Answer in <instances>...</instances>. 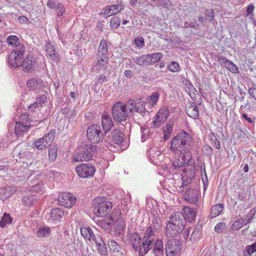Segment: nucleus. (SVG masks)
Returning <instances> with one entry per match:
<instances>
[{"label": "nucleus", "instance_id": "obj_1", "mask_svg": "<svg viewBox=\"0 0 256 256\" xmlns=\"http://www.w3.org/2000/svg\"><path fill=\"white\" fill-rule=\"evenodd\" d=\"M94 212L98 216H105L112 210V204L106 198H96L93 200Z\"/></svg>", "mask_w": 256, "mask_h": 256}, {"label": "nucleus", "instance_id": "obj_2", "mask_svg": "<svg viewBox=\"0 0 256 256\" xmlns=\"http://www.w3.org/2000/svg\"><path fill=\"white\" fill-rule=\"evenodd\" d=\"M190 139L189 134L184 131L180 132L172 139L171 142V150L176 152L187 148L189 146L188 142Z\"/></svg>", "mask_w": 256, "mask_h": 256}, {"label": "nucleus", "instance_id": "obj_3", "mask_svg": "<svg viewBox=\"0 0 256 256\" xmlns=\"http://www.w3.org/2000/svg\"><path fill=\"white\" fill-rule=\"evenodd\" d=\"M96 152V147L91 144H84L78 149L74 154V158L75 161H88L92 160L94 154Z\"/></svg>", "mask_w": 256, "mask_h": 256}, {"label": "nucleus", "instance_id": "obj_4", "mask_svg": "<svg viewBox=\"0 0 256 256\" xmlns=\"http://www.w3.org/2000/svg\"><path fill=\"white\" fill-rule=\"evenodd\" d=\"M25 50L24 46H18L16 48H14L8 56L10 65L16 68L20 66L23 60Z\"/></svg>", "mask_w": 256, "mask_h": 256}, {"label": "nucleus", "instance_id": "obj_5", "mask_svg": "<svg viewBox=\"0 0 256 256\" xmlns=\"http://www.w3.org/2000/svg\"><path fill=\"white\" fill-rule=\"evenodd\" d=\"M86 136L90 141L92 143H98L104 138L103 133L100 126L92 124L88 128Z\"/></svg>", "mask_w": 256, "mask_h": 256}, {"label": "nucleus", "instance_id": "obj_6", "mask_svg": "<svg viewBox=\"0 0 256 256\" xmlns=\"http://www.w3.org/2000/svg\"><path fill=\"white\" fill-rule=\"evenodd\" d=\"M129 242L134 250L138 251L139 256H144L148 252L146 250H142L144 246L143 241L137 232L130 234Z\"/></svg>", "mask_w": 256, "mask_h": 256}, {"label": "nucleus", "instance_id": "obj_7", "mask_svg": "<svg viewBox=\"0 0 256 256\" xmlns=\"http://www.w3.org/2000/svg\"><path fill=\"white\" fill-rule=\"evenodd\" d=\"M112 116L114 120L118 122L124 121L128 116L126 106L120 102H116L112 108Z\"/></svg>", "mask_w": 256, "mask_h": 256}, {"label": "nucleus", "instance_id": "obj_8", "mask_svg": "<svg viewBox=\"0 0 256 256\" xmlns=\"http://www.w3.org/2000/svg\"><path fill=\"white\" fill-rule=\"evenodd\" d=\"M165 251L166 256H176L182 250L180 242L176 239H170L166 244Z\"/></svg>", "mask_w": 256, "mask_h": 256}, {"label": "nucleus", "instance_id": "obj_9", "mask_svg": "<svg viewBox=\"0 0 256 256\" xmlns=\"http://www.w3.org/2000/svg\"><path fill=\"white\" fill-rule=\"evenodd\" d=\"M76 170L79 176L88 178L94 176L96 168L90 164H80L76 167Z\"/></svg>", "mask_w": 256, "mask_h": 256}, {"label": "nucleus", "instance_id": "obj_10", "mask_svg": "<svg viewBox=\"0 0 256 256\" xmlns=\"http://www.w3.org/2000/svg\"><path fill=\"white\" fill-rule=\"evenodd\" d=\"M154 232L152 226H150L146 230L144 236L143 238L144 250H146L148 252L154 246Z\"/></svg>", "mask_w": 256, "mask_h": 256}, {"label": "nucleus", "instance_id": "obj_11", "mask_svg": "<svg viewBox=\"0 0 256 256\" xmlns=\"http://www.w3.org/2000/svg\"><path fill=\"white\" fill-rule=\"evenodd\" d=\"M59 204L66 208H71L74 206L76 198L72 194L62 192L60 194L58 198Z\"/></svg>", "mask_w": 256, "mask_h": 256}, {"label": "nucleus", "instance_id": "obj_12", "mask_svg": "<svg viewBox=\"0 0 256 256\" xmlns=\"http://www.w3.org/2000/svg\"><path fill=\"white\" fill-rule=\"evenodd\" d=\"M255 212V210L252 209L248 214L244 216L242 218H238L237 220L235 221L232 226V229L238 230L242 228L250 221Z\"/></svg>", "mask_w": 256, "mask_h": 256}, {"label": "nucleus", "instance_id": "obj_13", "mask_svg": "<svg viewBox=\"0 0 256 256\" xmlns=\"http://www.w3.org/2000/svg\"><path fill=\"white\" fill-rule=\"evenodd\" d=\"M36 64L35 59L32 55H28L24 60L22 62V68L24 71L28 72H32Z\"/></svg>", "mask_w": 256, "mask_h": 256}, {"label": "nucleus", "instance_id": "obj_14", "mask_svg": "<svg viewBox=\"0 0 256 256\" xmlns=\"http://www.w3.org/2000/svg\"><path fill=\"white\" fill-rule=\"evenodd\" d=\"M168 222L174 226H180L184 228L186 221L184 219L183 213L181 212L178 211L174 213L170 216V221Z\"/></svg>", "mask_w": 256, "mask_h": 256}, {"label": "nucleus", "instance_id": "obj_15", "mask_svg": "<svg viewBox=\"0 0 256 256\" xmlns=\"http://www.w3.org/2000/svg\"><path fill=\"white\" fill-rule=\"evenodd\" d=\"M184 230L180 226H174V224L167 222L165 230V234L168 237L173 238L176 236Z\"/></svg>", "mask_w": 256, "mask_h": 256}, {"label": "nucleus", "instance_id": "obj_16", "mask_svg": "<svg viewBox=\"0 0 256 256\" xmlns=\"http://www.w3.org/2000/svg\"><path fill=\"white\" fill-rule=\"evenodd\" d=\"M108 64V57H100L97 56V62L94 64L92 70L96 73L101 70H106Z\"/></svg>", "mask_w": 256, "mask_h": 256}, {"label": "nucleus", "instance_id": "obj_17", "mask_svg": "<svg viewBox=\"0 0 256 256\" xmlns=\"http://www.w3.org/2000/svg\"><path fill=\"white\" fill-rule=\"evenodd\" d=\"M124 133L120 129H116L111 132V142L120 146L124 140Z\"/></svg>", "mask_w": 256, "mask_h": 256}, {"label": "nucleus", "instance_id": "obj_18", "mask_svg": "<svg viewBox=\"0 0 256 256\" xmlns=\"http://www.w3.org/2000/svg\"><path fill=\"white\" fill-rule=\"evenodd\" d=\"M102 124L104 130L106 133L113 126V122L111 118L106 114H103L102 116Z\"/></svg>", "mask_w": 256, "mask_h": 256}, {"label": "nucleus", "instance_id": "obj_19", "mask_svg": "<svg viewBox=\"0 0 256 256\" xmlns=\"http://www.w3.org/2000/svg\"><path fill=\"white\" fill-rule=\"evenodd\" d=\"M47 102L46 95H40L36 98V102L32 104L28 108L29 112H34L36 108L42 106L43 104Z\"/></svg>", "mask_w": 256, "mask_h": 256}, {"label": "nucleus", "instance_id": "obj_20", "mask_svg": "<svg viewBox=\"0 0 256 256\" xmlns=\"http://www.w3.org/2000/svg\"><path fill=\"white\" fill-rule=\"evenodd\" d=\"M108 46L106 40L103 39L100 42L97 56H100V57H108Z\"/></svg>", "mask_w": 256, "mask_h": 256}, {"label": "nucleus", "instance_id": "obj_21", "mask_svg": "<svg viewBox=\"0 0 256 256\" xmlns=\"http://www.w3.org/2000/svg\"><path fill=\"white\" fill-rule=\"evenodd\" d=\"M154 248L152 250L154 255L156 256H164V250L163 247V242L162 240H156L153 246Z\"/></svg>", "mask_w": 256, "mask_h": 256}, {"label": "nucleus", "instance_id": "obj_22", "mask_svg": "<svg viewBox=\"0 0 256 256\" xmlns=\"http://www.w3.org/2000/svg\"><path fill=\"white\" fill-rule=\"evenodd\" d=\"M44 82L37 78H33L28 80L27 82L28 86L31 90H36L42 86Z\"/></svg>", "mask_w": 256, "mask_h": 256}, {"label": "nucleus", "instance_id": "obj_23", "mask_svg": "<svg viewBox=\"0 0 256 256\" xmlns=\"http://www.w3.org/2000/svg\"><path fill=\"white\" fill-rule=\"evenodd\" d=\"M30 128L29 124H24V122H16L15 126V134L16 136H21L28 131Z\"/></svg>", "mask_w": 256, "mask_h": 256}, {"label": "nucleus", "instance_id": "obj_24", "mask_svg": "<svg viewBox=\"0 0 256 256\" xmlns=\"http://www.w3.org/2000/svg\"><path fill=\"white\" fill-rule=\"evenodd\" d=\"M114 220V218L112 214H110L108 218H105L104 220H102L100 222L99 225L104 230H110L111 229V222Z\"/></svg>", "mask_w": 256, "mask_h": 256}, {"label": "nucleus", "instance_id": "obj_25", "mask_svg": "<svg viewBox=\"0 0 256 256\" xmlns=\"http://www.w3.org/2000/svg\"><path fill=\"white\" fill-rule=\"evenodd\" d=\"M46 54L52 60H56L58 58V54L56 52L55 49L52 44L48 43L45 47Z\"/></svg>", "mask_w": 256, "mask_h": 256}, {"label": "nucleus", "instance_id": "obj_26", "mask_svg": "<svg viewBox=\"0 0 256 256\" xmlns=\"http://www.w3.org/2000/svg\"><path fill=\"white\" fill-rule=\"evenodd\" d=\"M145 104L146 102L144 101H140L134 104V110L142 116H144L145 114H148V112L146 110Z\"/></svg>", "mask_w": 256, "mask_h": 256}, {"label": "nucleus", "instance_id": "obj_27", "mask_svg": "<svg viewBox=\"0 0 256 256\" xmlns=\"http://www.w3.org/2000/svg\"><path fill=\"white\" fill-rule=\"evenodd\" d=\"M80 232L82 236L86 240L90 241L92 238H94V233L92 229L88 227H83L80 228Z\"/></svg>", "mask_w": 256, "mask_h": 256}, {"label": "nucleus", "instance_id": "obj_28", "mask_svg": "<svg viewBox=\"0 0 256 256\" xmlns=\"http://www.w3.org/2000/svg\"><path fill=\"white\" fill-rule=\"evenodd\" d=\"M222 63L224 66L230 71L233 73H236L238 72V68L234 64L225 58H222Z\"/></svg>", "mask_w": 256, "mask_h": 256}, {"label": "nucleus", "instance_id": "obj_29", "mask_svg": "<svg viewBox=\"0 0 256 256\" xmlns=\"http://www.w3.org/2000/svg\"><path fill=\"white\" fill-rule=\"evenodd\" d=\"M50 214L53 220H58L62 218L64 214V212L60 208H54L51 210Z\"/></svg>", "mask_w": 256, "mask_h": 256}, {"label": "nucleus", "instance_id": "obj_30", "mask_svg": "<svg viewBox=\"0 0 256 256\" xmlns=\"http://www.w3.org/2000/svg\"><path fill=\"white\" fill-rule=\"evenodd\" d=\"M114 221L115 230L116 232L120 234L124 229V222L121 218H117L116 220L114 219Z\"/></svg>", "mask_w": 256, "mask_h": 256}, {"label": "nucleus", "instance_id": "obj_31", "mask_svg": "<svg viewBox=\"0 0 256 256\" xmlns=\"http://www.w3.org/2000/svg\"><path fill=\"white\" fill-rule=\"evenodd\" d=\"M186 222H192V209L188 206H184L182 210Z\"/></svg>", "mask_w": 256, "mask_h": 256}, {"label": "nucleus", "instance_id": "obj_32", "mask_svg": "<svg viewBox=\"0 0 256 256\" xmlns=\"http://www.w3.org/2000/svg\"><path fill=\"white\" fill-rule=\"evenodd\" d=\"M148 56L149 64H155L162 58V55L160 52H156L148 54Z\"/></svg>", "mask_w": 256, "mask_h": 256}, {"label": "nucleus", "instance_id": "obj_33", "mask_svg": "<svg viewBox=\"0 0 256 256\" xmlns=\"http://www.w3.org/2000/svg\"><path fill=\"white\" fill-rule=\"evenodd\" d=\"M54 135H55V130H50L48 133L45 134L43 137V139H44V140L45 142V144H48V146H50L54 138Z\"/></svg>", "mask_w": 256, "mask_h": 256}, {"label": "nucleus", "instance_id": "obj_34", "mask_svg": "<svg viewBox=\"0 0 256 256\" xmlns=\"http://www.w3.org/2000/svg\"><path fill=\"white\" fill-rule=\"evenodd\" d=\"M50 230L48 227L40 228L37 232V236L40 238L48 237L50 235Z\"/></svg>", "mask_w": 256, "mask_h": 256}, {"label": "nucleus", "instance_id": "obj_35", "mask_svg": "<svg viewBox=\"0 0 256 256\" xmlns=\"http://www.w3.org/2000/svg\"><path fill=\"white\" fill-rule=\"evenodd\" d=\"M36 199L35 196L30 194L24 196L22 198V200L25 205L30 206L34 204Z\"/></svg>", "mask_w": 256, "mask_h": 256}, {"label": "nucleus", "instance_id": "obj_36", "mask_svg": "<svg viewBox=\"0 0 256 256\" xmlns=\"http://www.w3.org/2000/svg\"><path fill=\"white\" fill-rule=\"evenodd\" d=\"M108 246L114 252L118 253L122 250L121 246L114 240H110L108 242Z\"/></svg>", "mask_w": 256, "mask_h": 256}, {"label": "nucleus", "instance_id": "obj_37", "mask_svg": "<svg viewBox=\"0 0 256 256\" xmlns=\"http://www.w3.org/2000/svg\"><path fill=\"white\" fill-rule=\"evenodd\" d=\"M7 42L9 45L14 46V48H16L18 46H23L20 44L19 39L16 36H10L7 38Z\"/></svg>", "mask_w": 256, "mask_h": 256}, {"label": "nucleus", "instance_id": "obj_38", "mask_svg": "<svg viewBox=\"0 0 256 256\" xmlns=\"http://www.w3.org/2000/svg\"><path fill=\"white\" fill-rule=\"evenodd\" d=\"M223 210L222 206L221 204H216L214 206L211 210V218H215L218 216Z\"/></svg>", "mask_w": 256, "mask_h": 256}, {"label": "nucleus", "instance_id": "obj_39", "mask_svg": "<svg viewBox=\"0 0 256 256\" xmlns=\"http://www.w3.org/2000/svg\"><path fill=\"white\" fill-rule=\"evenodd\" d=\"M134 62L139 66H143L146 64H148L149 62L148 54L136 57L134 59Z\"/></svg>", "mask_w": 256, "mask_h": 256}, {"label": "nucleus", "instance_id": "obj_40", "mask_svg": "<svg viewBox=\"0 0 256 256\" xmlns=\"http://www.w3.org/2000/svg\"><path fill=\"white\" fill-rule=\"evenodd\" d=\"M12 218L10 216L9 214H4L3 216L0 221V226L1 228L4 227L7 224H11Z\"/></svg>", "mask_w": 256, "mask_h": 256}, {"label": "nucleus", "instance_id": "obj_41", "mask_svg": "<svg viewBox=\"0 0 256 256\" xmlns=\"http://www.w3.org/2000/svg\"><path fill=\"white\" fill-rule=\"evenodd\" d=\"M58 154V148L56 146H52L49 148L48 156L50 160L54 162Z\"/></svg>", "mask_w": 256, "mask_h": 256}, {"label": "nucleus", "instance_id": "obj_42", "mask_svg": "<svg viewBox=\"0 0 256 256\" xmlns=\"http://www.w3.org/2000/svg\"><path fill=\"white\" fill-rule=\"evenodd\" d=\"M154 231H158L162 226V220L159 218L156 217L152 220V224L151 225Z\"/></svg>", "mask_w": 256, "mask_h": 256}, {"label": "nucleus", "instance_id": "obj_43", "mask_svg": "<svg viewBox=\"0 0 256 256\" xmlns=\"http://www.w3.org/2000/svg\"><path fill=\"white\" fill-rule=\"evenodd\" d=\"M34 146L38 150H42L48 146V144H45L44 139H43L42 138H40L35 141Z\"/></svg>", "mask_w": 256, "mask_h": 256}, {"label": "nucleus", "instance_id": "obj_44", "mask_svg": "<svg viewBox=\"0 0 256 256\" xmlns=\"http://www.w3.org/2000/svg\"><path fill=\"white\" fill-rule=\"evenodd\" d=\"M158 116L164 118L166 120L169 116L168 110L167 108H161L158 112Z\"/></svg>", "mask_w": 256, "mask_h": 256}, {"label": "nucleus", "instance_id": "obj_45", "mask_svg": "<svg viewBox=\"0 0 256 256\" xmlns=\"http://www.w3.org/2000/svg\"><path fill=\"white\" fill-rule=\"evenodd\" d=\"M156 4L166 9H168L172 6L170 0H157Z\"/></svg>", "mask_w": 256, "mask_h": 256}, {"label": "nucleus", "instance_id": "obj_46", "mask_svg": "<svg viewBox=\"0 0 256 256\" xmlns=\"http://www.w3.org/2000/svg\"><path fill=\"white\" fill-rule=\"evenodd\" d=\"M16 191V187L8 186L4 188V193H5V197L8 198L12 194H14Z\"/></svg>", "mask_w": 256, "mask_h": 256}, {"label": "nucleus", "instance_id": "obj_47", "mask_svg": "<svg viewBox=\"0 0 256 256\" xmlns=\"http://www.w3.org/2000/svg\"><path fill=\"white\" fill-rule=\"evenodd\" d=\"M99 254L101 256H106L108 255V250L106 244L104 242L97 246Z\"/></svg>", "mask_w": 256, "mask_h": 256}, {"label": "nucleus", "instance_id": "obj_48", "mask_svg": "<svg viewBox=\"0 0 256 256\" xmlns=\"http://www.w3.org/2000/svg\"><path fill=\"white\" fill-rule=\"evenodd\" d=\"M111 7L112 8V14L113 15L120 12L124 8V6L120 4L112 5Z\"/></svg>", "mask_w": 256, "mask_h": 256}, {"label": "nucleus", "instance_id": "obj_49", "mask_svg": "<svg viewBox=\"0 0 256 256\" xmlns=\"http://www.w3.org/2000/svg\"><path fill=\"white\" fill-rule=\"evenodd\" d=\"M165 120L164 118L158 116V114L156 116V119L151 122V126L154 128H158L162 125Z\"/></svg>", "mask_w": 256, "mask_h": 256}, {"label": "nucleus", "instance_id": "obj_50", "mask_svg": "<svg viewBox=\"0 0 256 256\" xmlns=\"http://www.w3.org/2000/svg\"><path fill=\"white\" fill-rule=\"evenodd\" d=\"M120 24V20L118 17L114 16L112 18L110 22V25L111 27L114 29L118 28Z\"/></svg>", "mask_w": 256, "mask_h": 256}, {"label": "nucleus", "instance_id": "obj_51", "mask_svg": "<svg viewBox=\"0 0 256 256\" xmlns=\"http://www.w3.org/2000/svg\"><path fill=\"white\" fill-rule=\"evenodd\" d=\"M244 252H246L247 254H251L256 252V243L254 242L250 245L246 246V250Z\"/></svg>", "mask_w": 256, "mask_h": 256}, {"label": "nucleus", "instance_id": "obj_52", "mask_svg": "<svg viewBox=\"0 0 256 256\" xmlns=\"http://www.w3.org/2000/svg\"><path fill=\"white\" fill-rule=\"evenodd\" d=\"M214 10L212 9H209L206 10V14H205V18L204 19L209 21L211 22L214 20Z\"/></svg>", "mask_w": 256, "mask_h": 256}, {"label": "nucleus", "instance_id": "obj_53", "mask_svg": "<svg viewBox=\"0 0 256 256\" xmlns=\"http://www.w3.org/2000/svg\"><path fill=\"white\" fill-rule=\"evenodd\" d=\"M184 198L188 202H192V192L190 190H186L184 194Z\"/></svg>", "mask_w": 256, "mask_h": 256}, {"label": "nucleus", "instance_id": "obj_54", "mask_svg": "<svg viewBox=\"0 0 256 256\" xmlns=\"http://www.w3.org/2000/svg\"><path fill=\"white\" fill-rule=\"evenodd\" d=\"M158 94L157 92H154L149 97L148 102L151 103L152 105H154L158 100Z\"/></svg>", "mask_w": 256, "mask_h": 256}, {"label": "nucleus", "instance_id": "obj_55", "mask_svg": "<svg viewBox=\"0 0 256 256\" xmlns=\"http://www.w3.org/2000/svg\"><path fill=\"white\" fill-rule=\"evenodd\" d=\"M135 44L140 48H142L144 45V40L142 36H137L134 40Z\"/></svg>", "mask_w": 256, "mask_h": 256}, {"label": "nucleus", "instance_id": "obj_56", "mask_svg": "<svg viewBox=\"0 0 256 256\" xmlns=\"http://www.w3.org/2000/svg\"><path fill=\"white\" fill-rule=\"evenodd\" d=\"M168 69L172 72H176L180 68V66L176 62H172L168 65Z\"/></svg>", "mask_w": 256, "mask_h": 256}, {"label": "nucleus", "instance_id": "obj_57", "mask_svg": "<svg viewBox=\"0 0 256 256\" xmlns=\"http://www.w3.org/2000/svg\"><path fill=\"white\" fill-rule=\"evenodd\" d=\"M91 240L94 241L96 244V246L102 244V242H104L100 236L98 234H94V238H92Z\"/></svg>", "mask_w": 256, "mask_h": 256}, {"label": "nucleus", "instance_id": "obj_58", "mask_svg": "<svg viewBox=\"0 0 256 256\" xmlns=\"http://www.w3.org/2000/svg\"><path fill=\"white\" fill-rule=\"evenodd\" d=\"M135 102L132 100H129L128 102H126V108H127L128 110H130V112L131 113H132L134 112V104Z\"/></svg>", "mask_w": 256, "mask_h": 256}, {"label": "nucleus", "instance_id": "obj_59", "mask_svg": "<svg viewBox=\"0 0 256 256\" xmlns=\"http://www.w3.org/2000/svg\"><path fill=\"white\" fill-rule=\"evenodd\" d=\"M56 11H57V16L59 18L62 16L63 14L65 12V8L64 6L62 4H58V7L56 8Z\"/></svg>", "mask_w": 256, "mask_h": 256}, {"label": "nucleus", "instance_id": "obj_60", "mask_svg": "<svg viewBox=\"0 0 256 256\" xmlns=\"http://www.w3.org/2000/svg\"><path fill=\"white\" fill-rule=\"evenodd\" d=\"M254 10V6L252 4H250L248 6L246 13L247 16L250 19H252L254 16L253 12Z\"/></svg>", "mask_w": 256, "mask_h": 256}, {"label": "nucleus", "instance_id": "obj_61", "mask_svg": "<svg viewBox=\"0 0 256 256\" xmlns=\"http://www.w3.org/2000/svg\"><path fill=\"white\" fill-rule=\"evenodd\" d=\"M190 230L191 227L189 226L188 228H186L184 231V232L183 234L184 238L186 240L189 239L190 240L192 238V234H190Z\"/></svg>", "mask_w": 256, "mask_h": 256}, {"label": "nucleus", "instance_id": "obj_62", "mask_svg": "<svg viewBox=\"0 0 256 256\" xmlns=\"http://www.w3.org/2000/svg\"><path fill=\"white\" fill-rule=\"evenodd\" d=\"M226 227L225 223L220 222L218 223L214 228V230L216 232L220 233Z\"/></svg>", "mask_w": 256, "mask_h": 256}, {"label": "nucleus", "instance_id": "obj_63", "mask_svg": "<svg viewBox=\"0 0 256 256\" xmlns=\"http://www.w3.org/2000/svg\"><path fill=\"white\" fill-rule=\"evenodd\" d=\"M192 106V103L190 102H188L185 106L186 112L190 118H192V110L191 108Z\"/></svg>", "mask_w": 256, "mask_h": 256}, {"label": "nucleus", "instance_id": "obj_64", "mask_svg": "<svg viewBox=\"0 0 256 256\" xmlns=\"http://www.w3.org/2000/svg\"><path fill=\"white\" fill-rule=\"evenodd\" d=\"M60 4L54 0H49L47 2V6L50 9H56L58 4Z\"/></svg>", "mask_w": 256, "mask_h": 256}]
</instances>
